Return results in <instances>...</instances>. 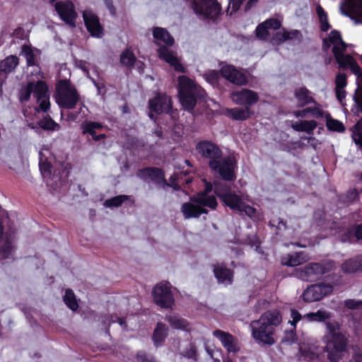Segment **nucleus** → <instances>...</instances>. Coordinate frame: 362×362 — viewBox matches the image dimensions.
I'll use <instances>...</instances> for the list:
<instances>
[{
  "label": "nucleus",
  "instance_id": "obj_21",
  "mask_svg": "<svg viewBox=\"0 0 362 362\" xmlns=\"http://www.w3.org/2000/svg\"><path fill=\"white\" fill-rule=\"evenodd\" d=\"M83 18L88 30L93 36L100 37L103 35V28L99 19L91 11L86 10L83 13Z\"/></svg>",
  "mask_w": 362,
  "mask_h": 362
},
{
  "label": "nucleus",
  "instance_id": "obj_23",
  "mask_svg": "<svg viewBox=\"0 0 362 362\" xmlns=\"http://www.w3.org/2000/svg\"><path fill=\"white\" fill-rule=\"evenodd\" d=\"M18 64V58L10 55L0 62V81L3 82L8 74L11 73Z\"/></svg>",
  "mask_w": 362,
  "mask_h": 362
},
{
  "label": "nucleus",
  "instance_id": "obj_63",
  "mask_svg": "<svg viewBox=\"0 0 362 362\" xmlns=\"http://www.w3.org/2000/svg\"><path fill=\"white\" fill-rule=\"evenodd\" d=\"M137 65H138V69H140L141 71L144 69V64L142 62H137Z\"/></svg>",
  "mask_w": 362,
  "mask_h": 362
},
{
  "label": "nucleus",
  "instance_id": "obj_44",
  "mask_svg": "<svg viewBox=\"0 0 362 362\" xmlns=\"http://www.w3.org/2000/svg\"><path fill=\"white\" fill-rule=\"evenodd\" d=\"M87 111L88 108L83 104H81L78 112L77 114H74L72 112L68 114V118L69 120L76 121L78 119L85 117L86 116Z\"/></svg>",
  "mask_w": 362,
  "mask_h": 362
},
{
  "label": "nucleus",
  "instance_id": "obj_24",
  "mask_svg": "<svg viewBox=\"0 0 362 362\" xmlns=\"http://www.w3.org/2000/svg\"><path fill=\"white\" fill-rule=\"evenodd\" d=\"M136 175L141 179L147 182H159L163 180L164 178V175L162 170L157 168H147L141 169L137 172Z\"/></svg>",
  "mask_w": 362,
  "mask_h": 362
},
{
  "label": "nucleus",
  "instance_id": "obj_11",
  "mask_svg": "<svg viewBox=\"0 0 362 362\" xmlns=\"http://www.w3.org/2000/svg\"><path fill=\"white\" fill-rule=\"evenodd\" d=\"M196 15L202 19L215 21L221 13L216 0H188Z\"/></svg>",
  "mask_w": 362,
  "mask_h": 362
},
{
  "label": "nucleus",
  "instance_id": "obj_64",
  "mask_svg": "<svg viewBox=\"0 0 362 362\" xmlns=\"http://www.w3.org/2000/svg\"><path fill=\"white\" fill-rule=\"evenodd\" d=\"M23 115H24L25 117H26V118L28 117V110H23Z\"/></svg>",
  "mask_w": 362,
  "mask_h": 362
},
{
  "label": "nucleus",
  "instance_id": "obj_39",
  "mask_svg": "<svg viewBox=\"0 0 362 362\" xmlns=\"http://www.w3.org/2000/svg\"><path fill=\"white\" fill-rule=\"evenodd\" d=\"M129 197L127 195H119L111 199H107L104 205L106 207L112 208V207H118L122 205L123 202L129 200Z\"/></svg>",
  "mask_w": 362,
  "mask_h": 362
},
{
  "label": "nucleus",
  "instance_id": "obj_56",
  "mask_svg": "<svg viewBox=\"0 0 362 362\" xmlns=\"http://www.w3.org/2000/svg\"><path fill=\"white\" fill-rule=\"evenodd\" d=\"M94 85L96 87L98 94L105 95L106 93L105 86L103 83L94 81Z\"/></svg>",
  "mask_w": 362,
  "mask_h": 362
},
{
  "label": "nucleus",
  "instance_id": "obj_6",
  "mask_svg": "<svg viewBox=\"0 0 362 362\" xmlns=\"http://www.w3.org/2000/svg\"><path fill=\"white\" fill-rule=\"evenodd\" d=\"M326 328L327 332L322 337V341L328 353V358L331 362H339L341 353L346 349L347 339L339 332L338 322H327Z\"/></svg>",
  "mask_w": 362,
  "mask_h": 362
},
{
  "label": "nucleus",
  "instance_id": "obj_61",
  "mask_svg": "<svg viewBox=\"0 0 362 362\" xmlns=\"http://www.w3.org/2000/svg\"><path fill=\"white\" fill-rule=\"evenodd\" d=\"M105 134H98L97 135L96 134L95 135H93V136L92 137V139L94 140V141H100V139H104L105 138Z\"/></svg>",
  "mask_w": 362,
  "mask_h": 362
},
{
  "label": "nucleus",
  "instance_id": "obj_50",
  "mask_svg": "<svg viewBox=\"0 0 362 362\" xmlns=\"http://www.w3.org/2000/svg\"><path fill=\"white\" fill-rule=\"evenodd\" d=\"M336 88H345L347 85L346 76L344 74L339 73L335 78Z\"/></svg>",
  "mask_w": 362,
  "mask_h": 362
},
{
  "label": "nucleus",
  "instance_id": "obj_19",
  "mask_svg": "<svg viewBox=\"0 0 362 362\" xmlns=\"http://www.w3.org/2000/svg\"><path fill=\"white\" fill-rule=\"evenodd\" d=\"M321 349L313 342L304 341L299 345V360L313 361L318 358Z\"/></svg>",
  "mask_w": 362,
  "mask_h": 362
},
{
  "label": "nucleus",
  "instance_id": "obj_14",
  "mask_svg": "<svg viewBox=\"0 0 362 362\" xmlns=\"http://www.w3.org/2000/svg\"><path fill=\"white\" fill-rule=\"evenodd\" d=\"M155 303L160 307L170 308L174 304V298L170 291L169 283H160L153 290Z\"/></svg>",
  "mask_w": 362,
  "mask_h": 362
},
{
  "label": "nucleus",
  "instance_id": "obj_43",
  "mask_svg": "<svg viewBox=\"0 0 362 362\" xmlns=\"http://www.w3.org/2000/svg\"><path fill=\"white\" fill-rule=\"evenodd\" d=\"M327 127L329 130L338 132H343L345 129L342 122L334 119H330L327 121Z\"/></svg>",
  "mask_w": 362,
  "mask_h": 362
},
{
  "label": "nucleus",
  "instance_id": "obj_7",
  "mask_svg": "<svg viewBox=\"0 0 362 362\" xmlns=\"http://www.w3.org/2000/svg\"><path fill=\"white\" fill-rule=\"evenodd\" d=\"M32 93L39 103V107L34 108L35 112H39L40 110L47 112L49 109L50 103L45 82L38 81L36 83L29 82L22 86L18 93L19 100L21 103L28 102Z\"/></svg>",
  "mask_w": 362,
  "mask_h": 362
},
{
  "label": "nucleus",
  "instance_id": "obj_38",
  "mask_svg": "<svg viewBox=\"0 0 362 362\" xmlns=\"http://www.w3.org/2000/svg\"><path fill=\"white\" fill-rule=\"evenodd\" d=\"M39 126L46 130L58 131L60 129L59 124L56 123L50 117H46L41 119Z\"/></svg>",
  "mask_w": 362,
  "mask_h": 362
},
{
  "label": "nucleus",
  "instance_id": "obj_27",
  "mask_svg": "<svg viewBox=\"0 0 362 362\" xmlns=\"http://www.w3.org/2000/svg\"><path fill=\"white\" fill-rule=\"evenodd\" d=\"M344 273H354L362 268V255L356 256L344 262L341 266Z\"/></svg>",
  "mask_w": 362,
  "mask_h": 362
},
{
  "label": "nucleus",
  "instance_id": "obj_20",
  "mask_svg": "<svg viewBox=\"0 0 362 362\" xmlns=\"http://www.w3.org/2000/svg\"><path fill=\"white\" fill-rule=\"evenodd\" d=\"M221 74L226 79L234 84L242 86L247 83L246 76L233 66H223L221 69Z\"/></svg>",
  "mask_w": 362,
  "mask_h": 362
},
{
  "label": "nucleus",
  "instance_id": "obj_59",
  "mask_svg": "<svg viewBox=\"0 0 362 362\" xmlns=\"http://www.w3.org/2000/svg\"><path fill=\"white\" fill-rule=\"evenodd\" d=\"M105 4H106L107 6L108 7V8L110 9V13L112 15H115V8L112 6L111 1L110 0H105Z\"/></svg>",
  "mask_w": 362,
  "mask_h": 362
},
{
  "label": "nucleus",
  "instance_id": "obj_36",
  "mask_svg": "<svg viewBox=\"0 0 362 362\" xmlns=\"http://www.w3.org/2000/svg\"><path fill=\"white\" fill-rule=\"evenodd\" d=\"M120 62L122 65L132 68L136 62V57L132 52L127 49L122 53L120 56Z\"/></svg>",
  "mask_w": 362,
  "mask_h": 362
},
{
  "label": "nucleus",
  "instance_id": "obj_31",
  "mask_svg": "<svg viewBox=\"0 0 362 362\" xmlns=\"http://www.w3.org/2000/svg\"><path fill=\"white\" fill-rule=\"evenodd\" d=\"M227 115H230L231 117L236 120H245L250 117V108L245 107L244 108L234 107L227 108L226 110Z\"/></svg>",
  "mask_w": 362,
  "mask_h": 362
},
{
  "label": "nucleus",
  "instance_id": "obj_30",
  "mask_svg": "<svg viewBox=\"0 0 362 362\" xmlns=\"http://www.w3.org/2000/svg\"><path fill=\"white\" fill-rule=\"evenodd\" d=\"M167 321L170 323V326L175 329H182L184 331L189 332V324L188 322L177 315H168L166 317Z\"/></svg>",
  "mask_w": 362,
  "mask_h": 362
},
{
  "label": "nucleus",
  "instance_id": "obj_8",
  "mask_svg": "<svg viewBox=\"0 0 362 362\" xmlns=\"http://www.w3.org/2000/svg\"><path fill=\"white\" fill-rule=\"evenodd\" d=\"M153 35L158 45L160 42L165 44V45L160 46L158 49L159 57L174 67L176 71L185 72V69L180 64L176 54L168 48L169 46H172L174 43V39L169 33L163 28L157 27L153 29Z\"/></svg>",
  "mask_w": 362,
  "mask_h": 362
},
{
  "label": "nucleus",
  "instance_id": "obj_18",
  "mask_svg": "<svg viewBox=\"0 0 362 362\" xmlns=\"http://www.w3.org/2000/svg\"><path fill=\"white\" fill-rule=\"evenodd\" d=\"M230 98L235 103L250 108V106L257 102L259 95L253 90L244 88L240 91L233 92Z\"/></svg>",
  "mask_w": 362,
  "mask_h": 362
},
{
  "label": "nucleus",
  "instance_id": "obj_10",
  "mask_svg": "<svg viewBox=\"0 0 362 362\" xmlns=\"http://www.w3.org/2000/svg\"><path fill=\"white\" fill-rule=\"evenodd\" d=\"M55 100L60 107L73 109L80 100V95L69 81L62 80L56 85Z\"/></svg>",
  "mask_w": 362,
  "mask_h": 362
},
{
  "label": "nucleus",
  "instance_id": "obj_1",
  "mask_svg": "<svg viewBox=\"0 0 362 362\" xmlns=\"http://www.w3.org/2000/svg\"><path fill=\"white\" fill-rule=\"evenodd\" d=\"M197 152L204 158L209 160V167L228 181L235 178V160L231 157L222 158V151L214 143L209 141H202L196 146Z\"/></svg>",
  "mask_w": 362,
  "mask_h": 362
},
{
  "label": "nucleus",
  "instance_id": "obj_46",
  "mask_svg": "<svg viewBox=\"0 0 362 362\" xmlns=\"http://www.w3.org/2000/svg\"><path fill=\"white\" fill-rule=\"evenodd\" d=\"M313 103L315 104V106L308 107L307 110H308V112L311 113L315 117H322L324 116V111L322 110L321 105L315 101Z\"/></svg>",
  "mask_w": 362,
  "mask_h": 362
},
{
  "label": "nucleus",
  "instance_id": "obj_48",
  "mask_svg": "<svg viewBox=\"0 0 362 362\" xmlns=\"http://www.w3.org/2000/svg\"><path fill=\"white\" fill-rule=\"evenodd\" d=\"M255 31L257 37L259 39L264 40L269 36L268 29L263 23L259 24Z\"/></svg>",
  "mask_w": 362,
  "mask_h": 362
},
{
  "label": "nucleus",
  "instance_id": "obj_16",
  "mask_svg": "<svg viewBox=\"0 0 362 362\" xmlns=\"http://www.w3.org/2000/svg\"><path fill=\"white\" fill-rule=\"evenodd\" d=\"M148 109L151 119H154L153 112H169L172 109L171 98L165 94L158 93L154 98L149 100Z\"/></svg>",
  "mask_w": 362,
  "mask_h": 362
},
{
  "label": "nucleus",
  "instance_id": "obj_15",
  "mask_svg": "<svg viewBox=\"0 0 362 362\" xmlns=\"http://www.w3.org/2000/svg\"><path fill=\"white\" fill-rule=\"evenodd\" d=\"M333 291V286L330 284H317L308 287L303 293V299L305 302L320 300Z\"/></svg>",
  "mask_w": 362,
  "mask_h": 362
},
{
  "label": "nucleus",
  "instance_id": "obj_54",
  "mask_svg": "<svg viewBox=\"0 0 362 362\" xmlns=\"http://www.w3.org/2000/svg\"><path fill=\"white\" fill-rule=\"evenodd\" d=\"M137 361L139 362H154V358L141 351L137 354Z\"/></svg>",
  "mask_w": 362,
  "mask_h": 362
},
{
  "label": "nucleus",
  "instance_id": "obj_52",
  "mask_svg": "<svg viewBox=\"0 0 362 362\" xmlns=\"http://www.w3.org/2000/svg\"><path fill=\"white\" fill-rule=\"evenodd\" d=\"M25 57L28 66H33L35 64V55L30 49H23Z\"/></svg>",
  "mask_w": 362,
  "mask_h": 362
},
{
  "label": "nucleus",
  "instance_id": "obj_55",
  "mask_svg": "<svg viewBox=\"0 0 362 362\" xmlns=\"http://www.w3.org/2000/svg\"><path fill=\"white\" fill-rule=\"evenodd\" d=\"M336 95L339 100L341 101L346 97V91L344 88H335Z\"/></svg>",
  "mask_w": 362,
  "mask_h": 362
},
{
  "label": "nucleus",
  "instance_id": "obj_51",
  "mask_svg": "<svg viewBox=\"0 0 362 362\" xmlns=\"http://www.w3.org/2000/svg\"><path fill=\"white\" fill-rule=\"evenodd\" d=\"M206 80L212 85H215L218 79L219 74L216 71H210L204 75Z\"/></svg>",
  "mask_w": 362,
  "mask_h": 362
},
{
  "label": "nucleus",
  "instance_id": "obj_17",
  "mask_svg": "<svg viewBox=\"0 0 362 362\" xmlns=\"http://www.w3.org/2000/svg\"><path fill=\"white\" fill-rule=\"evenodd\" d=\"M291 317L292 320L289 322L295 327L301 319H305L308 322H325L331 317V313L324 310H319L315 313H309L302 316L298 311L292 309L291 310Z\"/></svg>",
  "mask_w": 362,
  "mask_h": 362
},
{
  "label": "nucleus",
  "instance_id": "obj_37",
  "mask_svg": "<svg viewBox=\"0 0 362 362\" xmlns=\"http://www.w3.org/2000/svg\"><path fill=\"white\" fill-rule=\"evenodd\" d=\"M64 301L72 310H76L78 307L76 296L71 289L66 290L65 295L64 296Z\"/></svg>",
  "mask_w": 362,
  "mask_h": 362
},
{
  "label": "nucleus",
  "instance_id": "obj_5",
  "mask_svg": "<svg viewBox=\"0 0 362 362\" xmlns=\"http://www.w3.org/2000/svg\"><path fill=\"white\" fill-rule=\"evenodd\" d=\"M212 186L210 183L206 184L205 189L190 198L189 202L184 203L181 206V212L185 219L199 218L201 214H208L206 208L215 209L217 201L211 192Z\"/></svg>",
  "mask_w": 362,
  "mask_h": 362
},
{
  "label": "nucleus",
  "instance_id": "obj_32",
  "mask_svg": "<svg viewBox=\"0 0 362 362\" xmlns=\"http://www.w3.org/2000/svg\"><path fill=\"white\" fill-rule=\"evenodd\" d=\"M168 334V327L163 323L157 324L156 328L153 333V342L156 346H160L165 340Z\"/></svg>",
  "mask_w": 362,
  "mask_h": 362
},
{
  "label": "nucleus",
  "instance_id": "obj_2",
  "mask_svg": "<svg viewBox=\"0 0 362 362\" xmlns=\"http://www.w3.org/2000/svg\"><path fill=\"white\" fill-rule=\"evenodd\" d=\"M281 315L276 310L264 313L259 320L250 322L252 337L258 344H274L275 327L281 322Z\"/></svg>",
  "mask_w": 362,
  "mask_h": 362
},
{
  "label": "nucleus",
  "instance_id": "obj_35",
  "mask_svg": "<svg viewBox=\"0 0 362 362\" xmlns=\"http://www.w3.org/2000/svg\"><path fill=\"white\" fill-rule=\"evenodd\" d=\"M316 13L317 14L319 21H320V27L322 31L327 32L330 28V25L328 22V16L327 13L325 11L323 8L318 5L316 7Z\"/></svg>",
  "mask_w": 362,
  "mask_h": 362
},
{
  "label": "nucleus",
  "instance_id": "obj_9",
  "mask_svg": "<svg viewBox=\"0 0 362 362\" xmlns=\"http://www.w3.org/2000/svg\"><path fill=\"white\" fill-rule=\"evenodd\" d=\"M178 90L180 103L188 111L194 109L197 98L203 97L204 93V90L200 86L185 76L178 78Z\"/></svg>",
  "mask_w": 362,
  "mask_h": 362
},
{
  "label": "nucleus",
  "instance_id": "obj_42",
  "mask_svg": "<svg viewBox=\"0 0 362 362\" xmlns=\"http://www.w3.org/2000/svg\"><path fill=\"white\" fill-rule=\"evenodd\" d=\"M347 235V238H343V242L351 240V237H355L358 240H362V223L357 226L354 229L349 230Z\"/></svg>",
  "mask_w": 362,
  "mask_h": 362
},
{
  "label": "nucleus",
  "instance_id": "obj_22",
  "mask_svg": "<svg viewBox=\"0 0 362 362\" xmlns=\"http://www.w3.org/2000/svg\"><path fill=\"white\" fill-rule=\"evenodd\" d=\"M213 334L220 340L223 347L228 352L235 353L239 351L240 348L237 340L230 333L222 330H216L213 332Z\"/></svg>",
  "mask_w": 362,
  "mask_h": 362
},
{
  "label": "nucleus",
  "instance_id": "obj_29",
  "mask_svg": "<svg viewBox=\"0 0 362 362\" xmlns=\"http://www.w3.org/2000/svg\"><path fill=\"white\" fill-rule=\"evenodd\" d=\"M291 127L296 131L313 134V130L317 127V122L315 120H300L293 123Z\"/></svg>",
  "mask_w": 362,
  "mask_h": 362
},
{
  "label": "nucleus",
  "instance_id": "obj_49",
  "mask_svg": "<svg viewBox=\"0 0 362 362\" xmlns=\"http://www.w3.org/2000/svg\"><path fill=\"white\" fill-rule=\"evenodd\" d=\"M263 25L269 30V29H273V30H277L280 28L281 24V22L274 18H270L267 21H265L264 23H262Z\"/></svg>",
  "mask_w": 362,
  "mask_h": 362
},
{
  "label": "nucleus",
  "instance_id": "obj_62",
  "mask_svg": "<svg viewBox=\"0 0 362 362\" xmlns=\"http://www.w3.org/2000/svg\"><path fill=\"white\" fill-rule=\"evenodd\" d=\"M281 227H283V228H286V223H285L284 221H280L279 222V223H278V226H277V228H278L279 229H281Z\"/></svg>",
  "mask_w": 362,
  "mask_h": 362
},
{
  "label": "nucleus",
  "instance_id": "obj_3",
  "mask_svg": "<svg viewBox=\"0 0 362 362\" xmlns=\"http://www.w3.org/2000/svg\"><path fill=\"white\" fill-rule=\"evenodd\" d=\"M333 45L332 52L339 68H349L350 70L362 80V69L356 60L349 54H345L348 46L343 40L339 31L333 30L327 38L323 40V49L327 51Z\"/></svg>",
  "mask_w": 362,
  "mask_h": 362
},
{
  "label": "nucleus",
  "instance_id": "obj_53",
  "mask_svg": "<svg viewBox=\"0 0 362 362\" xmlns=\"http://www.w3.org/2000/svg\"><path fill=\"white\" fill-rule=\"evenodd\" d=\"M358 197V193L356 189L349 190L346 194L344 202H352Z\"/></svg>",
  "mask_w": 362,
  "mask_h": 362
},
{
  "label": "nucleus",
  "instance_id": "obj_4",
  "mask_svg": "<svg viewBox=\"0 0 362 362\" xmlns=\"http://www.w3.org/2000/svg\"><path fill=\"white\" fill-rule=\"evenodd\" d=\"M214 192L227 206L233 210L244 212L250 218L256 215V209L250 206V197L246 193L231 192L229 187L221 182L214 183Z\"/></svg>",
  "mask_w": 362,
  "mask_h": 362
},
{
  "label": "nucleus",
  "instance_id": "obj_47",
  "mask_svg": "<svg viewBox=\"0 0 362 362\" xmlns=\"http://www.w3.org/2000/svg\"><path fill=\"white\" fill-rule=\"evenodd\" d=\"M13 252V246L9 240H7L4 247L0 250V255L3 258H8L11 255Z\"/></svg>",
  "mask_w": 362,
  "mask_h": 362
},
{
  "label": "nucleus",
  "instance_id": "obj_45",
  "mask_svg": "<svg viewBox=\"0 0 362 362\" xmlns=\"http://www.w3.org/2000/svg\"><path fill=\"white\" fill-rule=\"evenodd\" d=\"M344 305L351 310L362 309V300L356 299H347L344 301Z\"/></svg>",
  "mask_w": 362,
  "mask_h": 362
},
{
  "label": "nucleus",
  "instance_id": "obj_26",
  "mask_svg": "<svg viewBox=\"0 0 362 362\" xmlns=\"http://www.w3.org/2000/svg\"><path fill=\"white\" fill-rule=\"evenodd\" d=\"M306 261V255L303 252L287 254L281 259V263L288 267H296Z\"/></svg>",
  "mask_w": 362,
  "mask_h": 362
},
{
  "label": "nucleus",
  "instance_id": "obj_41",
  "mask_svg": "<svg viewBox=\"0 0 362 362\" xmlns=\"http://www.w3.org/2000/svg\"><path fill=\"white\" fill-rule=\"evenodd\" d=\"M39 156H40V169L42 173L43 174L44 176L45 175V174L50 175L52 173V166L51 165V164L49 163H47L46 161L47 160L46 158H43L42 152L40 151L39 153Z\"/></svg>",
  "mask_w": 362,
  "mask_h": 362
},
{
  "label": "nucleus",
  "instance_id": "obj_12",
  "mask_svg": "<svg viewBox=\"0 0 362 362\" xmlns=\"http://www.w3.org/2000/svg\"><path fill=\"white\" fill-rule=\"evenodd\" d=\"M334 267L332 261L327 262L321 264L320 263H310L303 268L296 269V276L303 281H314L318 279L322 274L328 272Z\"/></svg>",
  "mask_w": 362,
  "mask_h": 362
},
{
  "label": "nucleus",
  "instance_id": "obj_25",
  "mask_svg": "<svg viewBox=\"0 0 362 362\" xmlns=\"http://www.w3.org/2000/svg\"><path fill=\"white\" fill-rule=\"evenodd\" d=\"M294 96L297 100L298 106L304 107L305 105L315 103V100L312 96V93L305 87H299L296 88Z\"/></svg>",
  "mask_w": 362,
  "mask_h": 362
},
{
  "label": "nucleus",
  "instance_id": "obj_58",
  "mask_svg": "<svg viewBox=\"0 0 362 362\" xmlns=\"http://www.w3.org/2000/svg\"><path fill=\"white\" fill-rule=\"evenodd\" d=\"M307 113H308V110H307V108L301 110V111H296L294 112V115L296 116V117H304L306 116Z\"/></svg>",
  "mask_w": 362,
  "mask_h": 362
},
{
  "label": "nucleus",
  "instance_id": "obj_60",
  "mask_svg": "<svg viewBox=\"0 0 362 362\" xmlns=\"http://www.w3.org/2000/svg\"><path fill=\"white\" fill-rule=\"evenodd\" d=\"M116 320H117L112 319V322H117L121 325L122 327L124 328V327H125V322H124V320L123 319L119 318V317H116Z\"/></svg>",
  "mask_w": 362,
  "mask_h": 362
},
{
  "label": "nucleus",
  "instance_id": "obj_40",
  "mask_svg": "<svg viewBox=\"0 0 362 362\" xmlns=\"http://www.w3.org/2000/svg\"><path fill=\"white\" fill-rule=\"evenodd\" d=\"M352 139L356 145L362 148V127L359 124H356L354 127Z\"/></svg>",
  "mask_w": 362,
  "mask_h": 362
},
{
  "label": "nucleus",
  "instance_id": "obj_57",
  "mask_svg": "<svg viewBox=\"0 0 362 362\" xmlns=\"http://www.w3.org/2000/svg\"><path fill=\"white\" fill-rule=\"evenodd\" d=\"M185 356L189 358H194L196 356V350L194 346L190 345L189 349L185 353Z\"/></svg>",
  "mask_w": 362,
  "mask_h": 362
},
{
  "label": "nucleus",
  "instance_id": "obj_13",
  "mask_svg": "<svg viewBox=\"0 0 362 362\" xmlns=\"http://www.w3.org/2000/svg\"><path fill=\"white\" fill-rule=\"evenodd\" d=\"M54 6L60 19L70 27L74 28L77 18L74 4L71 1H59Z\"/></svg>",
  "mask_w": 362,
  "mask_h": 362
},
{
  "label": "nucleus",
  "instance_id": "obj_28",
  "mask_svg": "<svg viewBox=\"0 0 362 362\" xmlns=\"http://www.w3.org/2000/svg\"><path fill=\"white\" fill-rule=\"evenodd\" d=\"M214 272L219 283L226 285L232 283L233 274L230 269L222 266H216L214 269Z\"/></svg>",
  "mask_w": 362,
  "mask_h": 362
},
{
  "label": "nucleus",
  "instance_id": "obj_34",
  "mask_svg": "<svg viewBox=\"0 0 362 362\" xmlns=\"http://www.w3.org/2000/svg\"><path fill=\"white\" fill-rule=\"evenodd\" d=\"M103 127V124L100 122H89V121L83 122L81 124V129L82 130V134H89L92 137L93 136V135H95L96 134V130L102 129Z\"/></svg>",
  "mask_w": 362,
  "mask_h": 362
},
{
  "label": "nucleus",
  "instance_id": "obj_33",
  "mask_svg": "<svg viewBox=\"0 0 362 362\" xmlns=\"http://www.w3.org/2000/svg\"><path fill=\"white\" fill-rule=\"evenodd\" d=\"M300 34V32L297 30L288 32L283 30L282 32H278L273 37L272 42L276 44H280L287 40H291L294 37H297Z\"/></svg>",
  "mask_w": 362,
  "mask_h": 362
}]
</instances>
